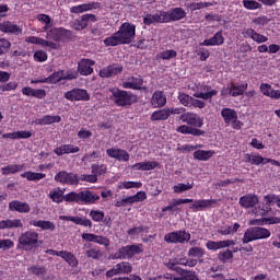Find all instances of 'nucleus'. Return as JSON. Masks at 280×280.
Returning <instances> with one entry per match:
<instances>
[{"mask_svg":"<svg viewBox=\"0 0 280 280\" xmlns=\"http://www.w3.org/2000/svg\"><path fill=\"white\" fill-rule=\"evenodd\" d=\"M0 229L3 231L5 229H23V222L21 219H7L0 221Z\"/></svg>","mask_w":280,"mask_h":280,"instance_id":"nucleus-39","label":"nucleus"},{"mask_svg":"<svg viewBox=\"0 0 280 280\" xmlns=\"http://www.w3.org/2000/svg\"><path fill=\"white\" fill-rule=\"evenodd\" d=\"M102 3L100 2H88L70 8L71 14H84V12H92V10H100Z\"/></svg>","mask_w":280,"mask_h":280,"instance_id":"nucleus-19","label":"nucleus"},{"mask_svg":"<svg viewBox=\"0 0 280 280\" xmlns=\"http://www.w3.org/2000/svg\"><path fill=\"white\" fill-rule=\"evenodd\" d=\"M179 119L183 121V124L187 125L177 127L176 132H179V135H191L192 137H203L205 130L198 129L205 126V119H202L200 116L188 112L180 115Z\"/></svg>","mask_w":280,"mask_h":280,"instance_id":"nucleus-3","label":"nucleus"},{"mask_svg":"<svg viewBox=\"0 0 280 280\" xmlns=\"http://www.w3.org/2000/svg\"><path fill=\"white\" fill-rule=\"evenodd\" d=\"M143 253L142 244H132L118 248L114 254V259H132L135 255H141Z\"/></svg>","mask_w":280,"mask_h":280,"instance_id":"nucleus-9","label":"nucleus"},{"mask_svg":"<svg viewBox=\"0 0 280 280\" xmlns=\"http://www.w3.org/2000/svg\"><path fill=\"white\" fill-rule=\"evenodd\" d=\"M264 200L266 202L267 207H270V205H277V207L280 209V196L275 194H269L264 196Z\"/></svg>","mask_w":280,"mask_h":280,"instance_id":"nucleus-51","label":"nucleus"},{"mask_svg":"<svg viewBox=\"0 0 280 280\" xmlns=\"http://www.w3.org/2000/svg\"><path fill=\"white\" fill-rule=\"evenodd\" d=\"M153 16V22L155 23H167V20L165 18V11H158L154 14H151Z\"/></svg>","mask_w":280,"mask_h":280,"instance_id":"nucleus-63","label":"nucleus"},{"mask_svg":"<svg viewBox=\"0 0 280 280\" xmlns=\"http://www.w3.org/2000/svg\"><path fill=\"white\" fill-rule=\"evenodd\" d=\"M56 183L61 185H79L78 174L60 171L55 175Z\"/></svg>","mask_w":280,"mask_h":280,"instance_id":"nucleus-13","label":"nucleus"},{"mask_svg":"<svg viewBox=\"0 0 280 280\" xmlns=\"http://www.w3.org/2000/svg\"><path fill=\"white\" fill-rule=\"evenodd\" d=\"M62 80H78V70H58L45 78L46 84H58L59 82H62Z\"/></svg>","mask_w":280,"mask_h":280,"instance_id":"nucleus-7","label":"nucleus"},{"mask_svg":"<svg viewBox=\"0 0 280 280\" xmlns=\"http://www.w3.org/2000/svg\"><path fill=\"white\" fill-rule=\"evenodd\" d=\"M116 266L119 275H130L132 272V264L128 261L118 262Z\"/></svg>","mask_w":280,"mask_h":280,"instance_id":"nucleus-52","label":"nucleus"},{"mask_svg":"<svg viewBox=\"0 0 280 280\" xmlns=\"http://www.w3.org/2000/svg\"><path fill=\"white\" fill-rule=\"evenodd\" d=\"M200 47H215L220 45H224V36L222 35V31L217 32L213 37L209 39H205L199 44Z\"/></svg>","mask_w":280,"mask_h":280,"instance_id":"nucleus-29","label":"nucleus"},{"mask_svg":"<svg viewBox=\"0 0 280 280\" xmlns=\"http://www.w3.org/2000/svg\"><path fill=\"white\" fill-rule=\"evenodd\" d=\"M137 34V26L135 24L125 22L120 25L118 32L106 37L103 43L105 47H117L118 45H130L135 40Z\"/></svg>","mask_w":280,"mask_h":280,"instance_id":"nucleus-2","label":"nucleus"},{"mask_svg":"<svg viewBox=\"0 0 280 280\" xmlns=\"http://www.w3.org/2000/svg\"><path fill=\"white\" fill-rule=\"evenodd\" d=\"M93 67H95V60L81 59L78 62L77 73H80V75H91L93 73Z\"/></svg>","mask_w":280,"mask_h":280,"instance_id":"nucleus-24","label":"nucleus"},{"mask_svg":"<svg viewBox=\"0 0 280 280\" xmlns=\"http://www.w3.org/2000/svg\"><path fill=\"white\" fill-rule=\"evenodd\" d=\"M67 34H69V31L66 28L52 27L47 32L46 38H48V40H55V43H60L61 38H65Z\"/></svg>","mask_w":280,"mask_h":280,"instance_id":"nucleus-26","label":"nucleus"},{"mask_svg":"<svg viewBox=\"0 0 280 280\" xmlns=\"http://www.w3.org/2000/svg\"><path fill=\"white\" fill-rule=\"evenodd\" d=\"M221 117L226 126H232L234 130L242 128V121L237 120V112L235 109L225 107L221 110Z\"/></svg>","mask_w":280,"mask_h":280,"instance_id":"nucleus-11","label":"nucleus"},{"mask_svg":"<svg viewBox=\"0 0 280 280\" xmlns=\"http://www.w3.org/2000/svg\"><path fill=\"white\" fill-rule=\"evenodd\" d=\"M244 38H250L254 43H268V37L257 33L254 28H245L242 32Z\"/></svg>","mask_w":280,"mask_h":280,"instance_id":"nucleus-27","label":"nucleus"},{"mask_svg":"<svg viewBox=\"0 0 280 280\" xmlns=\"http://www.w3.org/2000/svg\"><path fill=\"white\" fill-rule=\"evenodd\" d=\"M150 228L145 225L133 226L127 231L130 240H139V237H143V233H148Z\"/></svg>","mask_w":280,"mask_h":280,"instance_id":"nucleus-37","label":"nucleus"},{"mask_svg":"<svg viewBox=\"0 0 280 280\" xmlns=\"http://www.w3.org/2000/svg\"><path fill=\"white\" fill-rule=\"evenodd\" d=\"M240 223H234L233 225H225L218 230L220 235H235L236 231H240Z\"/></svg>","mask_w":280,"mask_h":280,"instance_id":"nucleus-45","label":"nucleus"},{"mask_svg":"<svg viewBox=\"0 0 280 280\" xmlns=\"http://www.w3.org/2000/svg\"><path fill=\"white\" fill-rule=\"evenodd\" d=\"M186 16L187 12L180 7L165 11L166 23H176V21H183Z\"/></svg>","mask_w":280,"mask_h":280,"instance_id":"nucleus-15","label":"nucleus"},{"mask_svg":"<svg viewBox=\"0 0 280 280\" xmlns=\"http://www.w3.org/2000/svg\"><path fill=\"white\" fill-rule=\"evenodd\" d=\"M21 178H26V180H31L34 183H38V180H43V178H46V174L44 173H36V172H32V171H27L22 173Z\"/></svg>","mask_w":280,"mask_h":280,"instance_id":"nucleus-42","label":"nucleus"},{"mask_svg":"<svg viewBox=\"0 0 280 280\" xmlns=\"http://www.w3.org/2000/svg\"><path fill=\"white\" fill-rule=\"evenodd\" d=\"M275 5L277 0H243L242 4L245 10H261L262 5Z\"/></svg>","mask_w":280,"mask_h":280,"instance_id":"nucleus-22","label":"nucleus"},{"mask_svg":"<svg viewBox=\"0 0 280 280\" xmlns=\"http://www.w3.org/2000/svg\"><path fill=\"white\" fill-rule=\"evenodd\" d=\"M150 104L152 108H163V106L167 104V96L165 95V92L159 90L153 92Z\"/></svg>","mask_w":280,"mask_h":280,"instance_id":"nucleus-25","label":"nucleus"},{"mask_svg":"<svg viewBox=\"0 0 280 280\" xmlns=\"http://www.w3.org/2000/svg\"><path fill=\"white\" fill-rule=\"evenodd\" d=\"M191 240V234L185 230L170 232L164 236L167 244H187Z\"/></svg>","mask_w":280,"mask_h":280,"instance_id":"nucleus-10","label":"nucleus"},{"mask_svg":"<svg viewBox=\"0 0 280 280\" xmlns=\"http://www.w3.org/2000/svg\"><path fill=\"white\" fill-rule=\"evenodd\" d=\"M192 100H194V97H191V96H189L188 94H185V93H180L178 95V101L180 102V104H183V106L190 107Z\"/></svg>","mask_w":280,"mask_h":280,"instance_id":"nucleus-62","label":"nucleus"},{"mask_svg":"<svg viewBox=\"0 0 280 280\" xmlns=\"http://www.w3.org/2000/svg\"><path fill=\"white\" fill-rule=\"evenodd\" d=\"M231 246H235V241H233V240L208 241L206 243L207 250H211L212 253L221 250V248H229Z\"/></svg>","mask_w":280,"mask_h":280,"instance_id":"nucleus-21","label":"nucleus"},{"mask_svg":"<svg viewBox=\"0 0 280 280\" xmlns=\"http://www.w3.org/2000/svg\"><path fill=\"white\" fill-rule=\"evenodd\" d=\"M83 242H92L93 244H100V246H105L108 248L110 246V240L106 236L97 235L94 233H83L81 235Z\"/></svg>","mask_w":280,"mask_h":280,"instance_id":"nucleus-16","label":"nucleus"},{"mask_svg":"<svg viewBox=\"0 0 280 280\" xmlns=\"http://www.w3.org/2000/svg\"><path fill=\"white\" fill-rule=\"evenodd\" d=\"M238 205L243 207V209H254L253 213L255 215H266L267 211L266 209H258L256 208L257 205H259V196L256 194H247L240 198Z\"/></svg>","mask_w":280,"mask_h":280,"instance_id":"nucleus-6","label":"nucleus"},{"mask_svg":"<svg viewBox=\"0 0 280 280\" xmlns=\"http://www.w3.org/2000/svg\"><path fill=\"white\" fill-rule=\"evenodd\" d=\"M194 189V182L191 183H178L177 185L173 186L174 194H183L185 191H189Z\"/></svg>","mask_w":280,"mask_h":280,"instance_id":"nucleus-47","label":"nucleus"},{"mask_svg":"<svg viewBox=\"0 0 280 280\" xmlns=\"http://www.w3.org/2000/svg\"><path fill=\"white\" fill-rule=\"evenodd\" d=\"M215 95H218V90H213L209 85L199 83L194 97H198L199 100H212Z\"/></svg>","mask_w":280,"mask_h":280,"instance_id":"nucleus-14","label":"nucleus"},{"mask_svg":"<svg viewBox=\"0 0 280 280\" xmlns=\"http://www.w3.org/2000/svg\"><path fill=\"white\" fill-rule=\"evenodd\" d=\"M22 94L26 97H36L37 100H45L47 97V92L44 89L34 90L31 86L23 88Z\"/></svg>","mask_w":280,"mask_h":280,"instance_id":"nucleus-33","label":"nucleus"},{"mask_svg":"<svg viewBox=\"0 0 280 280\" xmlns=\"http://www.w3.org/2000/svg\"><path fill=\"white\" fill-rule=\"evenodd\" d=\"M176 264H178V266H187L188 268H195V266H198V260L194 258L182 257L176 259Z\"/></svg>","mask_w":280,"mask_h":280,"instance_id":"nucleus-50","label":"nucleus"},{"mask_svg":"<svg viewBox=\"0 0 280 280\" xmlns=\"http://www.w3.org/2000/svg\"><path fill=\"white\" fill-rule=\"evenodd\" d=\"M106 154L119 162L128 163L130 161V153L124 149L110 148L106 150Z\"/></svg>","mask_w":280,"mask_h":280,"instance_id":"nucleus-20","label":"nucleus"},{"mask_svg":"<svg viewBox=\"0 0 280 280\" xmlns=\"http://www.w3.org/2000/svg\"><path fill=\"white\" fill-rule=\"evenodd\" d=\"M218 205V201L215 199H192V203L189 206V209L191 211H205V209H211V207H215Z\"/></svg>","mask_w":280,"mask_h":280,"instance_id":"nucleus-17","label":"nucleus"},{"mask_svg":"<svg viewBox=\"0 0 280 280\" xmlns=\"http://www.w3.org/2000/svg\"><path fill=\"white\" fill-rule=\"evenodd\" d=\"M246 89H248V83H243V84H231V92H232V97H240V95H244L246 92Z\"/></svg>","mask_w":280,"mask_h":280,"instance_id":"nucleus-46","label":"nucleus"},{"mask_svg":"<svg viewBox=\"0 0 280 280\" xmlns=\"http://www.w3.org/2000/svg\"><path fill=\"white\" fill-rule=\"evenodd\" d=\"M10 47H12V43L7 38L0 37V56L8 54Z\"/></svg>","mask_w":280,"mask_h":280,"instance_id":"nucleus-57","label":"nucleus"},{"mask_svg":"<svg viewBox=\"0 0 280 280\" xmlns=\"http://www.w3.org/2000/svg\"><path fill=\"white\" fill-rule=\"evenodd\" d=\"M59 220H66L67 222H73L74 224H78L79 226H89V229H91V226H93V222L86 218L60 215Z\"/></svg>","mask_w":280,"mask_h":280,"instance_id":"nucleus-34","label":"nucleus"},{"mask_svg":"<svg viewBox=\"0 0 280 280\" xmlns=\"http://www.w3.org/2000/svg\"><path fill=\"white\" fill-rule=\"evenodd\" d=\"M150 119L151 121H166V119H170V108L153 112Z\"/></svg>","mask_w":280,"mask_h":280,"instance_id":"nucleus-41","label":"nucleus"},{"mask_svg":"<svg viewBox=\"0 0 280 280\" xmlns=\"http://www.w3.org/2000/svg\"><path fill=\"white\" fill-rule=\"evenodd\" d=\"M9 210L10 211H16L18 213H30L32 211V208L30 207V203L23 202L20 200H13L9 202Z\"/></svg>","mask_w":280,"mask_h":280,"instance_id":"nucleus-30","label":"nucleus"},{"mask_svg":"<svg viewBox=\"0 0 280 280\" xmlns=\"http://www.w3.org/2000/svg\"><path fill=\"white\" fill-rule=\"evenodd\" d=\"M156 167H159L158 162L147 161L131 165L130 170H132L133 172H150L152 170H156Z\"/></svg>","mask_w":280,"mask_h":280,"instance_id":"nucleus-28","label":"nucleus"},{"mask_svg":"<svg viewBox=\"0 0 280 280\" xmlns=\"http://www.w3.org/2000/svg\"><path fill=\"white\" fill-rule=\"evenodd\" d=\"M143 184L141 182H121L118 185V189H141Z\"/></svg>","mask_w":280,"mask_h":280,"instance_id":"nucleus-49","label":"nucleus"},{"mask_svg":"<svg viewBox=\"0 0 280 280\" xmlns=\"http://www.w3.org/2000/svg\"><path fill=\"white\" fill-rule=\"evenodd\" d=\"M189 202H194V199H173L168 206L162 208V211L165 213V211H171L174 213V211H178L179 205H189Z\"/></svg>","mask_w":280,"mask_h":280,"instance_id":"nucleus-38","label":"nucleus"},{"mask_svg":"<svg viewBox=\"0 0 280 280\" xmlns=\"http://www.w3.org/2000/svg\"><path fill=\"white\" fill-rule=\"evenodd\" d=\"M80 21L86 28V27H89V23H97V15H95L93 13H85V14L81 15Z\"/></svg>","mask_w":280,"mask_h":280,"instance_id":"nucleus-53","label":"nucleus"},{"mask_svg":"<svg viewBox=\"0 0 280 280\" xmlns=\"http://www.w3.org/2000/svg\"><path fill=\"white\" fill-rule=\"evenodd\" d=\"M219 261H222V264H226L233 259V252L231 249L222 250L218 254Z\"/></svg>","mask_w":280,"mask_h":280,"instance_id":"nucleus-55","label":"nucleus"},{"mask_svg":"<svg viewBox=\"0 0 280 280\" xmlns=\"http://www.w3.org/2000/svg\"><path fill=\"white\" fill-rule=\"evenodd\" d=\"M92 168V174H94V176H103V174H106L107 172V167H106V164H101V163H96V164H93L91 166Z\"/></svg>","mask_w":280,"mask_h":280,"instance_id":"nucleus-54","label":"nucleus"},{"mask_svg":"<svg viewBox=\"0 0 280 280\" xmlns=\"http://www.w3.org/2000/svg\"><path fill=\"white\" fill-rule=\"evenodd\" d=\"M62 121V117L60 116H51V115H45L42 118H37L34 120V124L36 126H49L51 124H60Z\"/></svg>","mask_w":280,"mask_h":280,"instance_id":"nucleus-35","label":"nucleus"},{"mask_svg":"<svg viewBox=\"0 0 280 280\" xmlns=\"http://www.w3.org/2000/svg\"><path fill=\"white\" fill-rule=\"evenodd\" d=\"M31 226H36L37 229H40L42 231H56V224L51 221L47 220H31L28 222Z\"/></svg>","mask_w":280,"mask_h":280,"instance_id":"nucleus-36","label":"nucleus"},{"mask_svg":"<svg viewBox=\"0 0 280 280\" xmlns=\"http://www.w3.org/2000/svg\"><path fill=\"white\" fill-rule=\"evenodd\" d=\"M124 71V67L117 63L109 65L100 70V78H115Z\"/></svg>","mask_w":280,"mask_h":280,"instance_id":"nucleus-23","label":"nucleus"},{"mask_svg":"<svg viewBox=\"0 0 280 280\" xmlns=\"http://www.w3.org/2000/svg\"><path fill=\"white\" fill-rule=\"evenodd\" d=\"M63 259L69 266H71V268L78 267V258L75 257V255H73V253L68 252L66 256H63Z\"/></svg>","mask_w":280,"mask_h":280,"instance_id":"nucleus-59","label":"nucleus"},{"mask_svg":"<svg viewBox=\"0 0 280 280\" xmlns=\"http://www.w3.org/2000/svg\"><path fill=\"white\" fill-rule=\"evenodd\" d=\"M109 91H110L112 97L117 106H132V103L136 100V96H135V94H132V92L119 90L117 88H114Z\"/></svg>","mask_w":280,"mask_h":280,"instance_id":"nucleus-8","label":"nucleus"},{"mask_svg":"<svg viewBox=\"0 0 280 280\" xmlns=\"http://www.w3.org/2000/svg\"><path fill=\"white\" fill-rule=\"evenodd\" d=\"M0 32H3L4 34H15V36H19L23 30L10 21H4L0 23Z\"/></svg>","mask_w":280,"mask_h":280,"instance_id":"nucleus-31","label":"nucleus"},{"mask_svg":"<svg viewBox=\"0 0 280 280\" xmlns=\"http://www.w3.org/2000/svg\"><path fill=\"white\" fill-rule=\"evenodd\" d=\"M148 196L145 195V191H138L133 196H129V199L131 200V205H135V202H143Z\"/></svg>","mask_w":280,"mask_h":280,"instance_id":"nucleus-60","label":"nucleus"},{"mask_svg":"<svg viewBox=\"0 0 280 280\" xmlns=\"http://www.w3.org/2000/svg\"><path fill=\"white\" fill-rule=\"evenodd\" d=\"M89 217L93 220V222H102L105 213L102 210H91Z\"/></svg>","mask_w":280,"mask_h":280,"instance_id":"nucleus-58","label":"nucleus"},{"mask_svg":"<svg viewBox=\"0 0 280 280\" xmlns=\"http://www.w3.org/2000/svg\"><path fill=\"white\" fill-rule=\"evenodd\" d=\"M205 253V248L202 247H191L188 249V257H196L197 259H202Z\"/></svg>","mask_w":280,"mask_h":280,"instance_id":"nucleus-56","label":"nucleus"},{"mask_svg":"<svg viewBox=\"0 0 280 280\" xmlns=\"http://www.w3.org/2000/svg\"><path fill=\"white\" fill-rule=\"evenodd\" d=\"M270 235V230L266 228H248L244 233L242 242L243 244H250V242H256L257 240H268Z\"/></svg>","mask_w":280,"mask_h":280,"instance_id":"nucleus-5","label":"nucleus"},{"mask_svg":"<svg viewBox=\"0 0 280 280\" xmlns=\"http://www.w3.org/2000/svg\"><path fill=\"white\" fill-rule=\"evenodd\" d=\"M178 56V52L174 49H166L164 51H161L156 55L158 60H173V58H176Z\"/></svg>","mask_w":280,"mask_h":280,"instance_id":"nucleus-48","label":"nucleus"},{"mask_svg":"<svg viewBox=\"0 0 280 280\" xmlns=\"http://www.w3.org/2000/svg\"><path fill=\"white\" fill-rule=\"evenodd\" d=\"M63 97L68 100V102H89L91 100L89 92L80 88H74L66 92Z\"/></svg>","mask_w":280,"mask_h":280,"instance_id":"nucleus-12","label":"nucleus"},{"mask_svg":"<svg viewBox=\"0 0 280 280\" xmlns=\"http://www.w3.org/2000/svg\"><path fill=\"white\" fill-rule=\"evenodd\" d=\"M49 198L52 202H75L77 205H95L100 200V195L91 190H82L79 192L71 191L65 195V189L54 188L49 192Z\"/></svg>","mask_w":280,"mask_h":280,"instance_id":"nucleus-1","label":"nucleus"},{"mask_svg":"<svg viewBox=\"0 0 280 280\" xmlns=\"http://www.w3.org/2000/svg\"><path fill=\"white\" fill-rule=\"evenodd\" d=\"M35 62H46L47 52L45 50H36L33 56Z\"/></svg>","mask_w":280,"mask_h":280,"instance_id":"nucleus-64","label":"nucleus"},{"mask_svg":"<svg viewBox=\"0 0 280 280\" xmlns=\"http://www.w3.org/2000/svg\"><path fill=\"white\" fill-rule=\"evenodd\" d=\"M38 232L27 230L18 238V248H21L22 250H32V248H36V246H38Z\"/></svg>","mask_w":280,"mask_h":280,"instance_id":"nucleus-4","label":"nucleus"},{"mask_svg":"<svg viewBox=\"0 0 280 280\" xmlns=\"http://www.w3.org/2000/svg\"><path fill=\"white\" fill-rule=\"evenodd\" d=\"M122 89H130L131 91H145L143 86V78L141 75L130 77L121 84Z\"/></svg>","mask_w":280,"mask_h":280,"instance_id":"nucleus-18","label":"nucleus"},{"mask_svg":"<svg viewBox=\"0 0 280 280\" xmlns=\"http://www.w3.org/2000/svg\"><path fill=\"white\" fill-rule=\"evenodd\" d=\"M213 154H215V151L213 150H197L194 152V159H196L197 161H209V159H211Z\"/></svg>","mask_w":280,"mask_h":280,"instance_id":"nucleus-44","label":"nucleus"},{"mask_svg":"<svg viewBox=\"0 0 280 280\" xmlns=\"http://www.w3.org/2000/svg\"><path fill=\"white\" fill-rule=\"evenodd\" d=\"M10 248H14V241L10 238L0 240V250H10Z\"/></svg>","mask_w":280,"mask_h":280,"instance_id":"nucleus-61","label":"nucleus"},{"mask_svg":"<svg viewBox=\"0 0 280 280\" xmlns=\"http://www.w3.org/2000/svg\"><path fill=\"white\" fill-rule=\"evenodd\" d=\"M25 170V165L23 164H9L1 168L2 176H10V174H19V172H23Z\"/></svg>","mask_w":280,"mask_h":280,"instance_id":"nucleus-40","label":"nucleus"},{"mask_svg":"<svg viewBox=\"0 0 280 280\" xmlns=\"http://www.w3.org/2000/svg\"><path fill=\"white\" fill-rule=\"evenodd\" d=\"M266 158H262L261 155L257 153L246 154L245 155V162L250 163V165H266L265 162Z\"/></svg>","mask_w":280,"mask_h":280,"instance_id":"nucleus-43","label":"nucleus"},{"mask_svg":"<svg viewBox=\"0 0 280 280\" xmlns=\"http://www.w3.org/2000/svg\"><path fill=\"white\" fill-rule=\"evenodd\" d=\"M78 152H80V147L73 144H61L60 147L54 149V153L57 156H62L65 154H75Z\"/></svg>","mask_w":280,"mask_h":280,"instance_id":"nucleus-32","label":"nucleus"}]
</instances>
